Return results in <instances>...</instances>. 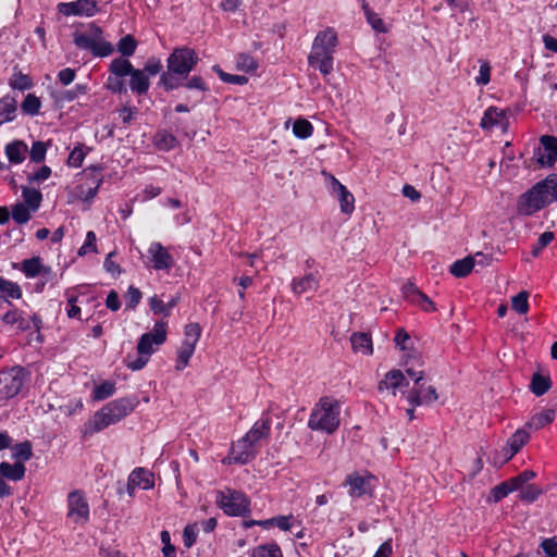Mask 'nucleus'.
<instances>
[{
	"instance_id": "0eeeda50",
	"label": "nucleus",
	"mask_w": 557,
	"mask_h": 557,
	"mask_svg": "<svg viewBox=\"0 0 557 557\" xmlns=\"http://www.w3.org/2000/svg\"><path fill=\"white\" fill-rule=\"evenodd\" d=\"M216 503L227 516L243 517L250 512V500L239 491L220 492Z\"/></svg>"
},
{
	"instance_id": "58836bf2",
	"label": "nucleus",
	"mask_w": 557,
	"mask_h": 557,
	"mask_svg": "<svg viewBox=\"0 0 557 557\" xmlns=\"http://www.w3.org/2000/svg\"><path fill=\"white\" fill-rule=\"evenodd\" d=\"M12 457L16 460V462H22L24 465L25 461H28L33 456V446L29 441H24L22 443L15 444L12 446Z\"/></svg>"
},
{
	"instance_id": "9b49d317",
	"label": "nucleus",
	"mask_w": 557,
	"mask_h": 557,
	"mask_svg": "<svg viewBox=\"0 0 557 557\" xmlns=\"http://www.w3.org/2000/svg\"><path fill=\"white\" fill-rule=\"evenodd\" d=\"M67 518L75 524H85L89 520V505L82 491H73L67 496Z\"/></svg>"
},
{
	"instance_id": "37998d69",
	"label": "nucleus",
	"mask_w": 557,
	"mask_h": 557,
	"mask_svg": "<svg viewBox=\"0 0 557 557\" xmlns=\"http://www.w3.org/2000/svg\"><path fill=\"white\" fill-rule=\"evenodd\" d=\"M41 108L40 99L34 94H28L21 104L24 114L35 116L39 113Z\"/></svg>"
},
{
	"instance_id": "aec40b11",
	"label": "nucleus",
	"mask_w": 557,
	"mask_h": 557,
	"mask_svg": "<svg viewBox=\"0 0 557 557\" xmlns=\"http://www.w3.org/2000/svg\"><path fill=\"white\" fill-rule=\"evenodd\" d=\"M529 438L530 435L525 430H517L507 440L506 446L503 448L505 461L510 460L521 449V447L528 443Z\"/></svg>"
},
{
	"instance_id": "69168bd1",
	"label": "nucleus",
	"mask_w": 557,
	"mask_h": 557,
	"mask_svg": "<svg viewBox=\"0 0 557 557\" xmlns=\"http://www.w3.org/2000/svg\"><path fill=\"white\" fill-rule=\"evenodd\" d=\"M163 69V65L161 63V60L156 58V57H151L147 60V62L145 63L144 65V69H141V71H144L147 76H154L157 74H160L163 72L162 71Z\"/></svg>"
},
{
	"instance_id": "f257e3e1",
	"label": "nucleus",
	"mask_w": 557,
	"mask_h": 557,
	"mask_svg": "<svg viewBox=\"0 0 557 557\" xmlns=\"http://www.w3.org/2000/svg\"><path fill=\"white\" fill-rule=\"evenodd\" d=\"M198 62L199 57L193 48L187 46L174 48L168 57L166 71L161 73L158 85L165 91L178 89Z\"/></svg>"
},
{
	"instance_id": "9d476101",
	"label": "nucleus",
	"mask_w": 557,
	"mask_h": 557,
	"mask_svg": "<svg viewBox=\"0 0 557 557\" xmlns=\"http://www.w3.org/2000/svg\"><path fill=\"white\" fill-rule=\"evenodd\" d=\"M25 381V371L22 367H14L8 371H2L0 373V384L2 388L0 394L4 398H12L16 396Z\"/></svg>"
},
{
	"instance_id": "4c0bfd02",
	"label": "nucleus",
	"mask_w": 557,
	"mask_h": 557,
	"mask_svg": "<svg viewBox=\"0 0 557 557\" xmlns=\"http://www.w3.org/2000/svg\"><path fill=\"white\" fill-rule=\"evenodd\" d=\"M474 267V258L468 256L461 260L455 261L450 265V273L456 277L467 276Z\"/></svg>"
},
{
	"instance_id": "052dcab7",
	"label": "nucleus",
	"mask_w": 557,
	"mask_h": 557,
	"mask_svg": "<svg viewBox=\"0 0 557 557\" xmlns=\"http://www.w3.org/2000/svg\"><path fill=\"white\" fill-rule=\"evenodd\" d=\"M541 494H542V490L539 486H536L534 484H529V485H527L524 487L522 486L520 488L519 497L521 498V500L532 503V502L536 500Z\"/></svg>"
},
{
	"instance_id": "c9c22d12",
	"label": "nucleus",
	"mask_w": 557,
	"mask_h": 557,
	"mask_svg": "<svg viewBox=\"0 0 557 557\" xmlns=\"http://www.w3.org/2000/svg\"><path fill=\"white\" fill-rule=\"evenodd\" d=\"M552 387V381L548 376L534 373L530 383V389L535 396L546 394Z\"/></svg>"
},
{
	"instance_id": "473e14b6",
	"label": "nucleus",
	"mask_w": 557,
	"mask_h": 557,
	"mask_svg": "<svg viewBox=\"0 0 557 557\" xmlns=\"http://www.w3.org/2000/svg\"><path fill=\"white\" fill-rule=\"evenodd\" d=\"M517 485H515L513 481L511 479L504 481L496 486H494L491 490V495L488 499L494 503H498L506 496H508L510 493L517 491Z\"/></svg>"
},
{
	"instance_id": "ddd939ff",
	"label": "nucleus",
	"mask_w": 557,
	"mask_h": 557,
	"mask_svg": "<svg viewBox=\"0 0 557 557\" xmlns=\"http://www.w3.org/2000/svg\"><path fill=\"white\" fill-rule=\"evenodd\" d=\"M541 146L534 150V158L541 166H553L557 159V137L543 135L540 138Z\"/></svg>"
},
{
	"instance_id": "de8ad7c7",
	"label": "nucleus",
	"mask_w": 557,
	"mask_h": 557,
	"mask_svg": "<svg viewBox=\"0 0 557 557\" xmlns=\"http://www.w3.org/2000/svg\"><path fill=\"white\" fill-rule=\"evenodd\" d=\"M363 13L367 17L368 23L371 27L379 33H386L387 28L383 20L379 16L377 13L371 10L368 3L363 5Z\"/></svg>"
},
{
	"instance_id": "f8f14e48",
	"label": "nucleus",
	"mask_w": 557,
	"mask_h": 557,
	"mask_svg": "<svg viewBox=\"0 0 557 557\" xmlns=\"http://www.w3.org/2000/svg\"><path fill=\"white\" fill-rule=\"evenodd\" d=\"M26 467L22 462L10 463L3 461L0 463V498L8 497L12 494V488L5 483L4 479L11 481H20L24 478Z\"/></svg>"
},
{
	"instance_id": "a18cd8bd",
	"label": "nucleus",
	"mask_w": 557,
	"mask_h": 557,
	"mask_svg": "<svg viewBox=\"0 0 557 557\" xmlns=\"http://www.w3.org/2000/svg\"><path fill=\"white\" fill-rule=\"evenodd\" d=\"M184 88L188 90L199 91L201 94H206L210 91V87L207 82L200 75H194L191 77H187V79L183 81Z\"/></svg>"
},
{
	"instance_id": "3c124183",
	"label": "nucleus",
	"mask_w": 557,
	"mask_h": 557,
	"mask_svg": "<svg viewBox=\"0 0 557 557\" xmlns=\"http://www.w3.org/2000/svg\"><path fill=\"white\" fill-rule=\"evenodd\" d=\"M137 41L132 35L122 37L117 42V51L122 57H131L135 53Z\"/></svg>"
},
{
	"instance_id": "f3484780",
	"label": "nucleus",
	"mask_w": 557,
	"mask_h": 557,
	"mask_svg": "<svg viewBox=\"0 0 557 557\" xmlns=\"http://www.w3.org/2000/svg\"><path fill=\"white\" fill-rule=\"evenodd\" d=\"M409 382L400 370H391L385 374L384 380L379 384L380 392H387L392 396H396L398 392L405 393Z\"/></svg>"
},
{
	"instance_id": "4be33fe9",
	"label": "nucleus",
	"mask_w": 557,
	"mask_h": 557,
	"mask_svg": "<svg viewBox=\"0 0 557 557\" xmlns=\"http://www.w3.org/2000/svg\"><path fill=\"white\" fill-rule=\"evenodd\" d=\"M129 88L136 95H145L149 90L150 82L147 74L139 70V69H133L132 73L129 74Z\"/></svg>"
},
{
	"instance_id": "f03ea898",
	"label": "nucleus",
	"mask_w": 557,
	"mask_h": 557,
	"mask_svg": "<svg viewBox=\"0 0 557 557\" xmlns=\"http://www.w3.org/2000/svg\"><path fill=\"white\" fill-rule=\"evenodd\" d=\"M552 202H557V173L547 175L523 193L519 197L517 209L520 214L531 215Z\"/></svg>"
},
{
	"instance_id": "79ce46f5",
	"label": "nucleus",
	"mask_w": 557,
	"mask_h": 557,
	"mask_svg": "<svg viewBox=\"0 0 557 557\" xmlns=\"http://www.w3.org/2000/svg\"><path fill=\"white\" fill-rule=\"evenodd\" d=\"M196 346L190 345L189 343H182L178 351H177V360H176V369L178 371L185 369L189 359L193 357L195 352Z\"/></svg>"
},
{
	"instance_id": "680f3d73",
	"label": "nucleus",
	"mask_w": 557,
	"mask_h": 557,
	"mask_svg": "<svg viewBox=\"0 0 557 557\" xmlns=\"http://www.w3.org/2000/svg\"><path fill=\"white\" fill-rule=\"evenodd\" d=\"M47 153V145L44 141H35L29 151V158L35 163L45 160Z\"/></svg>"
},
{
	"instance_id": "8fccbe9b",
	"label": "nucleus",
	"mask_w": 557,
	"mask_h": 557,
	"mask_svg": "<svg viewBox=\"0 0 557 557\" xmlns=\"http://www.w3.org/2000/svg\"><path fill=\"white\" fill-rule=\"evenodd\" d=\"M22 271L27 277L38 276L42 272V263L39 257H33L22 262Z\"/></svg>"
},
{
	"instance_id": "4468645a",
	"label": "nucleus",
	"mask_w": 557,
	"mask_h": 557,
	"mask_svg": "<svg viewBox=\"0 0 557 557\" xmlns=\"http://www.w3.org/2000/svg\"><path fill=\"white\" fill-rule=\"evenodd\" d=\"M58 12L65 16H94L98 12V4L95 0H76L72 2H60L57 5Z\"/></svg>"
},
{
	"instance_id": "a211bd4d",
	"label": "nucleus",
	"mask_w": 557,
	"mask_h": 557,
	"mask_svg": "<svg viewBox=\"0 0 557 557\" xmlns=\"http://www.w3.org/2000/svg\"><path fill=\"white\" fill-rule=\"evenodd\" d=\"M330 177V190L339 202L341 211L345 214H350L355 210L354 195L333 175Z\"/></svg>"
},
{
	"instance_id": "1a4fd4ad",
	"label": "nucleus",
	"mask_w": 557,
	"mask_h": 557,
	"mask_svg": "<svg viewBox=\"0 0 557 557\" xmlns=\"http://www.w3.org/2000/svg\"><path fill=\"white\" fill-rule=\"evenodd\" d=\"M258 447H256L245 435L236 443H233L230 454L223 459V463L247 465L256 458Z\"/></svg>"
},
{
	"instance_id": "dca6fc26",
	"label": "nucleus",
	"mask_w": 557,
	"mask_h": 557,
	"mask_svg": "<svg viewBox=\"0 0 557 557\" xmlns=\"http://www.w3.org/2000/svg\"><path fill=\"white\" fill-rule=\"evenodd\" d=\"M322 275L319 270L306 273L302 276L294 277L290 282L292 292L296 296L305 293L317 292L320 287Z\"/></svg>"
},
{
	"instance_id": "09e8293b",
	"label": "nucleus",
	"mask_w": 557,
	"mask_h": 557,
	"mask_svg": "<svg viewBox=\"0 0 557 557\" xmlns=\"http://www.w3.org/2000/svg\"><path fill=\"white\" fill-rule=\"evenodd\" d=\"M313 133L312 124L305 119H297L293 125V134L299 139H307Z\"/></svg>"
},
{
	"instance_id": "c756f323",
	"label": "nucleus",
	"mask_w": 557,
	"mask_h": 557,
	"mask_svg": "<svg viewBox=\"0 0 557 557\" xmlns=\"http://www.w3.org/2000/svg\"><path fill=\"white\" fill-rule=\"evenodd\" d=\"M0 294L5 299L4 302L12 306L9 298L20 299L22 297V289L17 283L0 276Z\"/></svg>"
},
{
	"instance_id": "864d4df0",
	"label": "nucleus",
	"mask_w": 557,
	"mask_h": 557,
	"mask_svg": "<svg viewBox=\"0 0 557 557\" xmlns=\"http://www.w3.org/2000/svg\"><path fill=\"white\" fill-rule=\"evenodd\" d=\"M212 70L218 74L219 78L224 83L234 84V85H245L248 82V78L246 76L228 74V73L224 72L219 65H214L212 67Z\"/></svg>"
},
{
	"instance_id": "4d7b16f0",
	"label": "nucleus",
	"mask_w": 557,
	"mask_h": 557,
	"mask_svg": "<svg viewBox=\"0 0 557 557\" xmlns=\"http://www.w3.org/2000/svg\"><path fill=\"white\" fill-rule=\"evenodd\" d=\"M201 335V327L198 323H188L184 330V341L183 343H189L193 346H196Z\"/></svg>"
},
{
	"instance_id": "6e6552de",
	"label": "nucleus",
	"mask_w": 557,
	"mask_h": 557,
	"mask_svg": "<svg viewBox=\"0 0 557 557\" xmlns=\"http://www.w3.org/2000/svg\"><path fill=\"white\" fill-rule=\"evenodd\" d=\"M168 323L164 321L157 322L151 332L144 333L137 343L138 355H148L150 357L156 349L153 345L160 346L166 341Z\"/></svg>"
},
{
	"instance_id": "774afa93",
	"label": "nucleus",
	"mask_w": 557,
	"mask_h": 557,
	"mask_svg": "<svg viewBox=\"0 0 557 557\" xmlns=\"http://www.w3.org/2000/svg\"><path fill=\"white\" fill-rule=\"evenodd\" d=\"M541 547L546 554V557H557V534L553 537L543 540Z\"/></svg>"
},
{
	"instance_id": "7c9ffc66",
	"label": "nucleus",
	"mask_w": 557,
	"mask_h": 557,
	"mask_svg": "<svg viewBox=\"0 0 557 557\" xmlns=\"http://www.w3.org/2000/svg\"><path fill=\"white\" fill-rule=\"evenodd\" d=\"M89 88L87 84H76L72 89L63 90L54 95L57 103H65L74 101L78 96L86 95Z\"/></svg>"
},
{
	"instance_id": "7ed1b4c3",
	"label": "nucleus",
	"mask_w": 557,
	"mask_h": 557,
	"mask_svg": "<svg viewBox=\"0 0 557 557\" xmlns=\"http://www.w3.org/2000/svg\"><path fill=\"white\" fill-rule=\"evenodd\" d=\"M135 405L136 403L133 399L126 397L108 403L83 425V436L89 437L95 433L117 423L134 410Z\"/></svg>"
},
{
	"instance_id": "ea45409f",
	"label": "nucleus",
	"mask_w": 557,
	"mask_h": 557,
	"mask_svg": "<svg viewBox=\"0 0 557 557\" xmlns=\"http://www.w3.org/2000/svg\"><path fill=\"white\" fill-rule=\"evenodd\" d=\"M16 325L21 332H26V331H32V330L39 332L42 326V321H41V318L36 313H34L29 318H26L24 315V312H22Z\"/></svg>"
},
{
	"instance_id": "603ef678",
	"label": "nucleus",
	"mask_w": 557,
	"mask_h": 557,
	"mask_svg": "<svg viewBox=\"0 0 557 557\" xmlns=\"http://www.w3.org/2000/svg\"><path fill=\"white\" fill-rule=\"evenodd\" d=\"M96 38V32L91 30L90 34L74 33L73 41L79 49L89 50L94 47V40Z\"/></svg>"
},
{
	"instance_id": "39448f33",
	"label": "nucleus",
	"mask_w": 557,
	"mask_h": 557,
	"mask_svg": "<svg viewBox=\"0 0 557 557\" xmlns=\"http://www.w3.org/2000/svg\"><path fill=\"white\" fill-rule=\"evenodd\" d=\"M422 366L420 357L409 356L405 362V372L413 381V387L407 394V400L412 407L429 406L438 398L436 388L422 382L424 379Z\"/></svg>"
},
{
	"instance_id": "c85d7f7f",
	"label": "nucleus",
	"mask_w": 557,
	"mask_h": 557,
	"mask_svg": "<svg viewBox=\"0 0 557 557\" xmlns=\"http://www.w3.org/2000/svg\"><path fill=\"white\" fill-rule=\"evenodd\" d=\"M153 144L161 151H170L178 146V140L173 134L162 129L154 135Z\"/></svg>"
},
{
	"instance_id": "423d86ee",
	"label": "nucleus",
	"mask_w": 557,
	"mask_h": 557,
	"mask_svg": "<svg viewBox=\"0 0 557 557\" xmlns=\"http://www.w3.org/2000/svg\"><path fill=\"white\" fill-rule=\"evenodd\" d=\"M341 424V405L331 396L321 397L311 409L308 428L325 434H333Z\"/></svg>"
},
{
	"instance_id": "20e7f679",
	"label": "nucleus",
	"mask_w": 557,
	"mask_h": 557,
	"mask_svg": "<svg viewBox=\"0 0 557 557\" xmlns=\"http://www.w3.org/2000/svg\"><path fill=\"white\" fill-rule=\"evenodd\" d=\"M337 45L338 38L334 28L327 27L319 32L308 55L309 65L323 76L330 75L333 72L334 52Z\"/></svg>"
},
{
	"instance_id": "6ab92c4d",
	"label": "nucleus",
	"mask_w": 557,
	"mask_h": 557,
	"mask_svg": "<svg viewBox=\"0 0 557 557\" xmlns=\"http://www.w3.org/2000/svg\"><path fill=\"white\" fill-rule=\"evenodd\" d=\"M152 267L154 270H170L174 265V259L168 249L159 242H153L148 248Z\"/></svg>"
},
{
	"instance_id": "bb28decb",
	"label": "nucleus",
	"mask_w": 557,
	"mask_h": 557,
	"mask_svg": "<svg viewBox=\"0 0 557 557\" xmlns=\"http://www.w3.org/2000/svg\"><path fill=\"white\" fill-rule=\"evenodd\" d=\"M17 103L16 99L4 96L0 99V125L12 122L16 117Z\"/></svg>"
},
{
	"instance_id": "2eb2a0df",
	"label": "nucleus",
	"mask_w": 557,
	"mask_h": 557,
	"mask_svg": "<svg viewBox=\"0 0 557 557\" xmlns=\"http://www.w3.org/2000/svg\"><path fill=\"white\" fill-rule=\"evenodd\" d=\"M372 475H360L357 472L347 475L344 485L348 486V494L352 498H361L366 495L372 496Z\"/></svg>"
},
{
	"instance_id": "c03bdc74",
	"label": "nucleus",
	"mask_w": 557,
	"mask_h": 557,
	"mask_svg": "<svg viewBox=\"0 0 557 557\" xmlns=\"http://www.w3.org/2000/svg\"><path fill=\"white\" fill-rule=\"evenodd\" d=\"M88 148L84 144H77L69 154L67 165L72 168L82 166Z\"/></svg>"
},
{
	"instance_id": "e2e57ef3",
	"label": "nucleus",
	"mask_w": 557,
	"mask_h": 557,
	"mask_svg": "<svg viewBox=\"0 0 557 557\" xmlns=\"http://www.w3.org/2000/svg\"><path fill=\"white\" fill-rule=\"evenodd\" d=\"M403 296L410 302L414 304L422 297V292L417 287L416 284L407 282L401 288Z\"/></svg>"
},
{
	"instance_id": "cd10ccee",
	"label": "nucleus",
	"mask_w": 557,
	"mask_h": 557,
	"mask_svg": "<svg viewBox=\"0 0 557 557\" xmlns=\"http://www.w3.org/2000/svg\"><path fill=\"white\" fill-rule=\"evenodd\" d=\"M556 417V412L552 408H546L541 412L535 413L532 418L527 422L525 426L537 431L544 428L547 424H550Z\"/></svg>"
},
{
	"instance_id": "393cba45",
	"label": "nucleus",
	"mask_w": 557,
	"mask_h": 557,
	"mask_svg": "<svg viewBox=\"0 0 557 557\" xmlns=\"http://www.w3.org/2000/svg\"><path fill=\"white\" fill-rule=\"evenodd\" d=\"M28 152L27 145L22 140H14L5 146V154L11 163L20 164Z\"/></svg>"
},
{
	"instance_id": "13d9d810",
	"label": "nucleus",
	"mask_w": 557,
	"mask_h": 557,
	"mask_svg": "<svg viewBox=\"0 0 557 557\" xmlns=\"http://www.w3.org/2000/svg\"><path fill=\"white\" fill-rule=\"evenodd\" d=\"M115 393V385L109 381H104L100 385L96 386L92 395L97 400H103L109 398Z\"/></svg>"
},
{
	"instance_id": "6e6d98bb",
	"label": "nucleus",
	"mask_w": 557,
	"mask_h": 557,
	"mask_svg": "<svg viewBox=\"0 0 557 557\" xmlns=\"http://www.w3.org/2000/svg\"><path fill=\"white\" fill-rule=\"evenodd\" d=\"M529 293L525 290H521L516 296L511 298V307L515 311L520 314H524L529 310Z\"/></svg>"
},
{
	"instance_id": "5701e85b",
	"label": "nucleus",
	"mask_w": 557,
	"mask_h": 557,
	"mask_svg": "<svg viewBox=\"0 0 557 557\" xmlns=\"http://www.w3.org/2000/svg\"><path fill=\"white\" fill-rule=\"evenodd\" d=\"M102 170H103V166L101 164L89 165L88 168H86L84 170V174L86 176H88L94 184V186H91L87 189V191L85 194V200H90L97 195L98 189L103 181V178L100 174Z\"/></svg>"
},
{
	"instance_id": "2f4dec72",
	"label": "nucleus",
	"mask_w": 557,
	"mask_h": 557,
	"mask_svg": "<svg viewBox=\"0 0 557 557\" xmlns=\"http://www.w3.org/2000/svg\"><path fill=\"white\" fill-rule=\"evenodd\" d=\"M352 349L363 355H371L373 351L372 341L367 333H354L350 337Z\"/></svg>"
},
{
	"instance_id": "f704fd0d",
	"label": "nucleus",
	"mask_w": 557,
	"mask_h": 557,
	"mask_svg": "<svg viewBox=\"0 0 557 557\" xmlns=\"http://www.w3.org/2000/svg\"><path fill=\"white\" fill-rule=\"evenodd\" d=\"M22 196L24 199V205L27 206L33 212L37 211L42 201V195L39 190L35 188H29L27 186H22Z\"/></svg>"
},
{
	"instance_id": "b1692460",
	"label": "nucleus",
	"mask_w": 557,
	"mask_h": 557,
	"mask_svg": "<svg viewBox=\"0 0 557 557\" xmlns=\"http://www.w3.org/2000/svg\"><path fill=\"white\" fill-rule=\"evenodd\" d=\"M90 29L96 32L94 47L90 49L91 53L95 57H100V58L110 55L113 52L114 48H113L112 44H110L109 41H106L102 38V29L94 24H91Z\"/></svg>"
},
{
	"instance_id": "338daca9",
	"label": "nucleus",
	"mask_w": 557,
	"mask_h": 557,
	"mask_svg": "<svg viewBox=\"0 0 557 557\" xmlns=\"http://www.w3.org/2000/svg\"><path fill=\"white\" fill-rule=\"evenodd\" d=\"M198 527L196 523L187 524L183 531V542L186 548H190L197 541Z\"/></svg>"
},
{
	"instance_id": "412c9836",
	"label": "nucleus",
	"mask_w": 557,
	"mask_h": 557,
	"mask_svg": "<svg viewBox=\"0 0 557 557\" xmlns=\"http://www.w3.org/2000/svg\"><path fill=\"white\" fill-rule=\"evenodd\" d=\"M271 419L270 418H260L257 420L251 429L245 434V436L256 446L258 447L259 441L262 438H268L271 432Z\"/></svg>"
},
{
	"instance_id": "0e129e2a",
	"label": "nucleus",
	"mask_w": 557,
	"mask_h": 557,
	"mask_svg": "<svg viewBox=\"0 0 557 557\" xmlns=\"http://www.w3.org/2000/svg\"><path fill=\"white\" fill-rule=\"evenodd\" d=\"M96 242H97L96 233L94 231L87 232L85 242H84L83 246L78 249V255L85 256L88 252H97Z\"/></svg>"
},
{
	"instance_id": "bf43d9fd",
	"label": "nucleus",
	"mask_w": 557,
	"mask_h": 557,
	"mask_svg": "<svg viewBox=\"0 0 557 557\" xmlns=\"http://www.w3.org/2000/svg\"><path fill=\"white\" fill-rule=\"evenodd\" d=\"M555 238V235L553 232H544L540 235L537 238L535 245L532 247L531 255L533 257H539L541 251L547 247Z\"/></svg>"
},
{
	"instance_id": "49530a36",
	"label": "nucleus",
	"mask_w": 557,
	"mask_h": 557,
	"mask_svg": "<svg viewBox=\"0 0 557 557\" xmlns=\"http://www.w3.org/2000/svg\"><path fill=\"white\" fill-rule=\"evenodd\" d=\"M9 85L13 89L24 91L30 89L34 84L28 75L22 72H15L10 78Z\"/></svg>"
},
{
	"instance_id": "72a5a7b5",
	"label": "nucleus",
	"mask_w": 557,
	"mask_h": 557,
	"mask_svg": "<svg viewBox=\"0 0 557 557\" xmlns=\"http://www.w3.org/2000/svg\"><path fill=\"white\" fill-rule=\"evenodd\" d=\"M504 116L503 111L496 107H488L481 119L480 126L483 129H492L500 123Z\"/></svg>"
},
{
	"instance_id": "a878e982",
	"label": "nucleus",
	"mask_w": 557,
	"mask_h": 557,
	"mask_svg": "<svg viewBox=\"0 0 557 557\" xmlns=\"http://www.w3.org/2000/svg\"><path fill=\"white\" fill-rule=\"evenodd\" d=\"M132 484H137L138 488L149 490L153 487V474L145 468H135L128 475Z\"/></svg>"
},
{
	"instance_id": "5fc2aeb1",
	"label": "nucleus",
	"mask_w": 557,
	"mask_h": 557,
	"mask_svg": "<svg viewBox=\"0 0 557 557\" xmlns=\"http://www.w3.org/2000/svg\"><path fill=\"white\" fill-rule=\"evenodd\" d=\"M30 211L24 203L18 202L12 207V218L17 224H25L32 218Z\"/></svg>"
},
{
	"instance_id": "e433bc0d",
	"label": "nucleus",
	"mask_w": 557,
	"mask_h": 557,
	"mask_svg": "<svg viewBox=\"0 0 557 557\" xmlns=\"http://www.w3.org/2000/svg\"><path fill=\"white\" fill-rule=\"evenodd\" d=\"M133 69L134 66L131 63V61L125 58H116L112 60L109 66V71L113 74V76L122 78L128 76L132 73Z\"/></svg>"
},
{
	"instance_id": "a19ab883",
	"label": "nucleus",
	"mask_w": 557,
	"mask_h": 557,
	"mask_svg": "<svg viewBox=\"0 0 557 557\" xmlns=\"http://www.w3.org/2000/svg\"><path fill=\"white\" fill-rule=\"evenodd\" d=\"M251 557H283V554L280 546L272 542L255 547Z\"/></svg>"
}]
</instances>
